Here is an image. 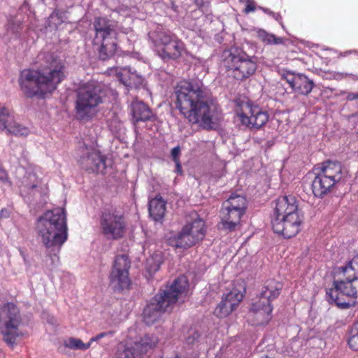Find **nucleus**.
Returning a JSON list of instances; mask_svg holds the SVG:
<instances>
[{"instance_id": "f257e3e1", "label": "nucleus", "mask_w": 358, "mask_h": 358, "mask_svg": "<svg viewBox=\"0 0 358 358\" xmlns=\"http://www.w3.org/2000/svg\"><path fill=\"white\" fill-rule=\"evenodd\" d=\"M180 113L190 123L208 130L216 129L222 120L220 108L198 82L180 81Z\"/></svg>"}, {"instance_id": "f03ea898", "label": "nucleus", "mask_w": 358, "mask_h": 358, "mask_svg": "<svg viewBox=\"0 0 358 358\" xmlns=\"http://www.w3.org/2000/svg\"><path fill=\"white\" fill-rule=\"evenodd\" d=\"M43 69L39 71L24 69L21 71L19 83L27 97H43L52 93L64 78V59L55 52L39 55Z\"/></svg>"}, {"instance_id": "7ed1b4c3", "label": "nucleus", "mask_w": 358, "mask_h": 358, "mask_svg": "<svg viewBox=\"0 0 358 358\" xmlns=\"http://www.w3.org/2000/svg\"><path fill=\"white\" fill-rule=\"evenodd\" d=\"M333 285L326 292L328 301L342 308L350 307V303L345 301L343 297L357 296L358 256L353 257L345 266L334 269Z\"/></svg>"}, {"instance_id": "20e7f679", "label": "nucleus", "mask_w": 358, "mask_h": 358, "mask_svg": "<svg viewBox=\"0 0 358 358\" xmlns=\"http://www.w3.org/2000/svg\"><path fill=\"white\" fill-rule=\"evenodd\" d=\"M38 238L53 252H59L67 239L66 218L64 209L56 208L45 212L36 224Z\"/></svg>"}, {"instance_id": "39448f33", "label": "nucleus", "mask_w": 358, "mask_h": 358, "mask_svg": "<svg viewBox=\"0 0 358 358\" xmlns=\"http://www.w3.org/2000/svg\"><path fill=\"white\" fill-rule=\"evenodd\" d=\"M179 297V278L174 279L171 285L161 288L150 299L143 312V322L152 325L162 319L165 313H170Z\"/></svg>"}, {"instance_id": "423d86ee", "label": "nucleus", "mask_w": 358, "mask_h": 358, "mask_svg": "<svg viewBox=\"0 0 358 358\" xmlns=\"http://www.w3.org/2000/svg\"><path fill=\"white\" fill-rule=\"evenodd\" d=\"M101 87L94 83L80 85L76 90L75 113L78 120H89L94 116L96 108L103 102Z\"/></svg>"}, {"instance_id": "0eeeda50", "label": "nucleus", "mask_w": 358, "mask_h": 358, "mask_svg": "<svg viewBox=\"0 0 358 358\" xmlns=\"http://www.w3.org/2000/svg\"><path fill=\"white\" fill-rule=\"evenodd\" d=\"M223 66L232 71L233 76L237 80H244L255 73L257 62L241 48L232 47L222 53Z\"/></svg>"}, {"instance_id": "6e6552de", "label": "nucleus", "mask_w": 358, "mask_h": 358, "mask_svg": "<svg viewBox=\"0 0 358 358\" xmlns=\"http://www.w3.org/2000/svg\"><path fill=\"white\" fill-rule=\"evenodd\" d=\"M21 324V314L16 305L7 303L0 308V334L8 346L13 348L22 336Z\"/></svg>"}, {"instance_id": "1a4fd4ad", "label": "nucleus", "mask_w": 358, "mask_h": 358, "mask_svg": "<svg viewBox=\"0 0 358 358\" xmlns=\"http://www.w3.org/2000/svg\"><path fill=\"white\" fill-rule=\"evenodd\" d=\"M234 111L235 121L249 129H260L268 120L267 112L248 99H237Z\"/></svg>"}, {"instance_id": "9d476101", "label": "nucleus", "mask_w": 358, "mask_h": 358, "mask_svg": "<svg viewBox=\"0 0 358 358\" xmlns=\"http://www.w3.org/2000/svg\"><path fill=\"white\" fill-rule=\"evenodd\" d=\"M127 223L124 213L115 208L104 210L100 217V229L103 236L109 241L122 238L127 231Z\"/></svg>"}, {"instance_id": "9b49d317", "label": "nucleus", "mask_w": 358, "mask_h": 358, "mask_svg": "<svg viewBox=\"0 0 358 358\" xmlns=\"http://www.w3.org/2000/svg\"><path fill=\"white\" fill-rule=\"evenodd\" d=\"M246 208L247 200L245 196L232 194L222 203L220 211L222 227L229 231L234 230L245 214Z\"/></svg>"}, {"instance_id": "f8f14e48", "label": "nucleus", "mask_w": 358, "mask_h": 358, "mask_svg": "<svg viewBox=\"0 0 358 358\" xmlns=\"http://www.w3.org/2000/svg\"><path fill=\"white\" fill-rule=\"evenodd\" d=\"M206 234L204 221L196 212L192 211L186 217V224L180 231V248H190Z\"/></svg>"}, {"instance_id": "ddd939ff", "label": "nucleus", "mask_w": 358, "mask_h": 358, "mask_svg": "<svg viewBox=\"0 0 358 358\" xmlns=\"http://www.w3.org/2000/svg\"><path fill=\"white\" fill-rule=\"evenodd\" d=\"M78 155L82 169L92 173H103L106 169V157L98 150L83 144L78 148Z\"/></svg>"}, {"instance_id": "4468645a", "label": "nucleus", "mask_w": 358, "mask_h": 358, "mask_svg": "<svg viewBox=\"0 0 358 358\" xmlns=\"http://www.w3.org/2000/svg\"><path fill=\"white\" fill-rule=\"evenodd\" d=\"M131 262L127 255H120L115 257L113 267L110 275V284L115 291L128 289L130 285L129 270Z\"/></svg>"}, {"instance_id": "2eb2a0df", "label": "nucleus", "mask_w": 358, "mask_h": 358, "mask_svg": "<svg viewBox=\"0 0 358 358\" xmlns=\"http://www.w3.org/2000/svg\"><path fill=\"white\" fill-rule=\"evenodd\" d=\"M158 343V338L153 335H145L134 344H120L117 348V358H141Z\"/></svg>"}, {"instance_id": "dca6fc26", "label": "nucleus", "mask_w": 358, "mask_h": 358, "mask_svg": "<svg viewBox=\"0 0 358 358\" xmlns=\"http://www.w3.org/2000/svg\"><path fill=\"white\" fill-rule=\"evenodd\" d=\"M302 222L303 215L299 214L272 218L271 223L275 233L282 234L285 238H290L299 232Z\"/></svg>"}, {"instance_id": "f3484780", "label": "nucleus", "mask_w": 358, "mask_h": 358, "mask_svg": "<svg viewBox=\"0 0 358 358\" xmlns=\"http://www.w3.org/2000/svg\"><path fill=\"white\" fill-rule=\"evenodd\" d=\"M243 298V294L238 289H233L229 292L224 294L222 301L217 304L214 314L217 317H227L239 304Z\"/></svg>"}, {"instance_id": "a211bd4d", "label": "nucleus", "mask_w": 358, "mask_h": 358, "mask_svg": "<svg viewBox=\"0 0 358 358\" xmlns=\"http://www.w3.org/2000/svg\"><path fill=\"white\" fill-rule=\"evenodd\" d=\"M273 308L266 299L264 301L255 299L252 303L248 313V319L253 325L267 324L271 319Z\"/></svg>"}, {"instance_id": "6ab92c4d", "label": "nucleus", "mask_w": 358, "mask_h": 358, "mask_svg": "<svg viewBox=\"0 0 358 358\" xmlns=\"http://www.w3.org/2000/svg\"><path fill=\"white\" fill-rule=\"evenodd\" d=\"M0 129L16 136H25L29 134L28 128L15 122L10 110L0 105Z\"/></svg>"}, {"instance_id": "aec40b11", "label": "nucleus", "mask_w": 358, "mask_h": 358, "mask_svg": "<svg viewBox=\"0 0 358 358\" xmlns=\"http://www.w3.org/2000/svg\"><path fill=\"white\" fill-rule=\"evenodd\" d=\"M301 214L298 208L297 201L292 195L283 196L275 200L273 218L289 217Z\"/></svg>"}, {"instance_id": "412c9836", "label": "nucleus", "mask_w": 358, "mask_h": 358, "mask_svg": "<svg viewBox=\"0 0 358 358\" xmlns=\"http://www.w3.org/2000/svg\"><path fill=\"white\" fill-rule=\"evenodd\" d=\"M292 90L303 95H308L313 90L314 83L307 76L301 73L288 72L283 76Z\"/></svg>"}, {"instance_id": "4be33fe9", "label": "nucleus", "mask_w": 358, "mask_h": 358, "mask_svg": "<svg viewBox=\"0 0 358 358\" xmlns=\"http://www.w3.org/2000/svg\"><path fill=\"white\" fill-rule=\"evenodd\" d=\"M93 27L96 32L93 41L114 37L113 34L116 27L115 22L106 17H97L94 20Z\"/></svg>"}, {"instance_id": "5701e85b", "label": "nucleus", "mask_w": 358, "mask_h": 358, "mask_svg": "<svg viewBox=\"0 0 358 358\" xmlns=\"http://www.w3.org/2000/svg\"><path fill=\"white\" fill-rule=\"evenodd\" d=\"M316 171H320L335 185L343 178V166L338 162H324L316 169Z\"/></svg>"}, {"instance_id": "b1692460", "label": "nucleus", "mask_w": 358, "mask_h": 358, "mask_svg": "<svg viewBox=\"0 0 358 358\" xmlns=\"http://www.w3.org/2000/svg\"><path fill=\"white\" fill-rule=\"evenodd\" d=\"M17 174L22 191L29 192L40 184V180L32 169L21 168L18 170Z\"/></svg>"}, {"instance_id": "393cba45", "label": "nucleus", "mask_w": 358, "mask_h": 358, "mask_svg": "<svg viewBox=\"0 0 358 358\" xmlns=\"http://www.w3.org/2000/svg\"><path fill=\"white\" fill-rule=\"evenodd\" d=\"M315 174L312 182V190L315 196L321 198L328 194L335 184L320 171H317Z\"/></svg>"}, {"instance_id": "a878e982", "label": "nucleus", "mask_w": 358, "mask_h": 358, "mask_svg": "<svg viewBox=\"0 0 358 358\" xmlns=\"http://www.w3.org/2000/svg\"><path fill=\"white\" fill-rule=\"evenodd\" d=\"M94 45H99L98 55L101 60H106L112 57L117 50V41L115 37L102 38L100 41H93Z\"/></svg>"}, {"instance_id": "bb28decb", "label": "nucleus", "mask_w": 358, "mask_h": 358, "mask_svg": "<svg viewBox=\"0 0 358 358\" xmlns=\"http://www.w3.org/2000/svg\"><path fill=\"white\" fill-rule=\"evenodd\" d=\"M120 81L125 86L132 88L140 87L143 82V77L130 67H124L118 73Z\"/></svg>"}, {"instance_id": "cd10ccee", "label": "nucleus", "mask_w": 358, "mask_h": 358, "mask_svg": "<svg viewBox=\"0 0 358 358\" xmlns=\"http://www.w3.org/2000/svg\"><path fill=\"white\" fill-rule=\"evenodd\" d=\"M281 289L282 285L279 282L275 280H269L266 282L256 299L262 301H264V299H266L271 304V302L279 296Z\"/></svg>"}, {"instance_id": "c85d7f7f", "label": "nucleus", "mask_w": 358, "mask_h": 358, "mask_svg": "<svg viewBox=\"0 0 358 358\" xmlns=\"http://www.w3.org/2000/svg\"><path fill=\"white\" fill-rule=\"evenodd\" d=\"M131 113L134 122L150 120L153 113L150 108L143 101H134L131 104Z\"/></svg>"}, {"instance_id": "c756f323", "label": "nucleus", "mask_w": 358, "mask_h": 358, "mask_svg": "<svg viewBox=\"0 0 358 358\" xmlns=\"http://www.w3.org/2000/svg\"><path fill=\"white\" fill-rule=\"evenodd\" d=\"M149 213L155 221L162 220L166 212V201L159 196L149 201Z\"/></svg>"}, {"instance_id": "7c9ffc66", "label": "nucleus", "mask_w": 358, "mask_h": 358, "mask_svg": "<svg viewBox=\"0 0 358 358\" xmlns=\"http://www.w3.org/2000/svg\"><path fill=\"white\" fill-rule=\"evenodd\" d=\"M148 36L154 45L156 47L166 45L171 41V37L170 34L165 31L162 27H157L155 31H150Z\"/></svg>"}, {"instance_id": "2f4dec72", "label": "nucleus", "mask_w": 358, "mask_h": 358, "mask_svg": "<svg viewBox=\"0 0 358 358\" xmlns=\"http://www.w3.org/2000/svg\"><path fill=\"white\" fill-rule=\"evenodd\" d=\"M64 345L66 348L73 350H86L90 348L91 342L84 343L80 339L73 337L69 338L64 342Z\"/></svg>"}, {"instance_id": "473e14b6", "label": "nucleus", "mask_w": 358, "mask_h": 358, "mask_svg": "<svg viewBox=\"0 0 358 358\" xmlns=\"http://www.w3.org/2000/svg\"><path fill=\"white\" fill-rule=\"evenodd\" d=\"M178 48V43L176 41H173L171 38V41L164 45L162 50L166 57L169 58H176Z\"/></svg>"}, {"instance_id": "72a5a7b5", "label": "nucleus", "mask_w": 358, "mask_h": 358, "mask_svg": "<svg viewBox=\"0 0 358 358\" xmlns=\"http://www.w3.org/2000/svg\"><path fill=\"white\" fill-rule=\"evenodd\" d=\"M259 38L268 44H281L283 42V39L280 37H277L274 34H268L265 31H259Z\"/></svg>"}, {"instance_id": "f704fd0d", "label": "nucleus", "mask_w": 358, "mask_h": 358, "mask_svg": "<svg viewBox=\"0 0 358 358\" xmlns=\"http://www.w3.org/2000/svg\"><path fill=\"white\" fill-rule=\"evenodd\" d=\"M162 264L160 254H155L150 258L147 259L146 264L150 272H156L159 270Z\"/></svg>"}, {"instance_id": "c9c22d12", "label": "nucleus", "mask_w": 358, "mask_h": 358, "mask_svg": "<svg viewBox=\"0 0 358 358\" xmlns=\"http://www.w3.org/2000/svg\"><path fill=\"white\" fill-rule=\"evenodd\" d=\"M180 299L188 296L190 292L189 284L186 275H180Z\"/></svg>"}, {"instance_id": "e433bc0d", "label": "nucleus", "mask_w": 358, "mask_h": 358, "mask_svg": "<svg viewBox=\"0 0 358 358\" xmlns=\"http://www.w3.org/2000/svg\"><path fill=\"white\" fill-rule=\"evenodd\" d=\"M350 348L354 350H358V327H354L351 331V336L348 339Z\"/></svg>"}, {"instance_id": "4c0bfd02", "label": "nucleus", "mask_w": 358, "mask_h": 358, "mask_svg": "<svg viewBox=\"0 0 358 358\" xmlns=\"http://www.w3.org/2000/svg\"><path fill=\"white\" fill-rule=\"evenodd\" d=\"M178 155H179V145L173 148L172 151H171V157L176 163V171L178 173L179 172Z\"/></svg>"}, {"instance_id": "58836bf2", "label": "nucleus", "mask_w": 358, "mask_h": 358, "mask_svg": "<svg viewBox=\"0 0 358 358\" xmlns=\"http://www.w3.org/2000/svg\"><path fill=\"white\" fill-rule=\"evenodd\" d=\"M195 4L201 9L208 8L210 0H194Z\"/></svg>"}, {"instance_id": "ea45409f", "label": "nucleus", "mask_w": 358, "mask_h": 358, "mask_svg": "<svg viewBox=\"0 0 358 358\" xmlns=\"http://www.w3.org/2000/svg\"><path fill=\"white\" fill-rule=\"evenodd\" d=\"M168 243L170 245H171L176 248H178L179 247V237L177 236H175L173 237H171V236L169 237L168 238Z\"/></svg>"}, {"instance_id": "a19ab883", "label": "nucleus", "mask_w": 358, "mask_h": 358, "mask_svg": "<svg viewBox=\"0 0 358 358\" xmlns=\"http://www.w3.org/2000/svg\"><path fill=\"white\" fill-rule=\"evenodd\" d=\"M176 101L174 102V107L172 108L171 113L175 115L177 109L179 108V90H175Z\"/></svg>"}, {"instance_id": "79ce46f5", "label": "nucleus", "mask_w": 358, "mask_h": 358, "mask_svg": "<svg viewBox=\"0 0 358 358\" xmlns=\"http://www.w3.org/2000/svg\"><path fill=\"white\" fill-rule=\"evenodd\" d=\"M108 334H113V332L112 331H109V332H102V333H100L98 335H96V336L94 337H92L90 342H91V343L94 341H97L98 340L106 336Z\"/></svg>"}, {"instance_id": "37998d69", "label": "nucleus", "mask_w": 358, "mask_h": 358, "mask_svg": "<svg viewBox=\"0 0 358 358\" xmlns=\"http://www.w3.org/2000/svg\"><path fill=\"white\" fill-rule=\"evenodd\" d=\"M199 337V334L198 332H194L192 336H189L187 338L186 342L188 344H193L195 341H196Z\"/></svg>"}, {"instance_id": "c03bdc74", "label": "nucleus", "mask_w": 358, "mask_h": 358, "mask_svg": "<svg viewBox=\"0 0 358 358\" xmlns=\"http://www.w3.org/2000/svg\"><path fill=\"white\" fill-rule=\"evenodd\" d=\"M7 178V173L6 171L2 169V167L0 166V180L4 181Z\"/></svg>"}, {"instance_id": "a18cd8bd", "label": "nucleus", "mask_w": 358, "mask_h": 358, "mask_svg": "<svg viewBox=\"0 0 358 358\" xmlns=\"http://www.w3.org/2000/svg\"><path fill=\"white\" fill-rule=\"evenodd\" d=\"M358 99V93H349L347 96V100L354 101Z\"/></svg>"}, {"instance_id": "49530a36", "label": "nucleus", "mask_w": 358, "mask_h": 358, "mask_svg": "<svg viewBox=\"0 0 358 358\" xmlns=\"http://www.w3.org/2000/svg\"><path fill=\"white\" fill-rule=\"evenodd\" d=\"M270 15H271L273 16V17L280 22L281 20V15L279 14V13H273V12H270Z\"/></svg>"}, {"instance_id": "de8ad7c7", "label": "nucleus", "mask_w": 358, "mask_h": 358, "mask_svg": "<svg viewBox=\"0 0 358 358\" xmlns=\"http://www.w3.org/2000/svg\"><path fill=\"white\" fill-rule=\"evenodd\" d=\"M264 12L266 13H268L270 15V12H271V10H269L268 8H261Z\"/></svg>"}, {"instance_id": "09e8293b", "label": "nucleus", "mask_w": 358, "mask_h": 358, "mask_svg": "<svg viewBox=\"0 0 358 358\" xmlns=\"http://www.w3.org/2000/svg\"><path fill=\"white\" fill-rule=\"evenodd\" d=\"M266 358H268V357H266Z\"/></svg>"}]
</instances>
